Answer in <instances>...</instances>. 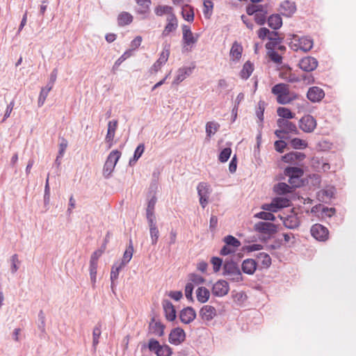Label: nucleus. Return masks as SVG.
Masks as SVG:
<instances>
[{
    "label": "nucleus",
    "instance_id": "nucleus-39",
    "mask_svg": "<svg viewBox=\"0 0 356 356\" xmlns=\"http://www.w3.org/2000/svg\"><path fill=\"white\" fill-rule=\"evenodd\" d=\"M253 72V65L250 61H247L243 66L240 76L243 79H248Z\"/></svg>",
    "mask_w": 356,
    "mask_h": 356
},
{
    "label": "nucleus",
    "instance_id": "nucleus-57",
    "mask_svg": "<svg viewBox=\"0 0 356 356\" xmlns=\"http://www.w3.org/2000/svg\"><path fill=\"white\" fill-rule=\"evenodd\" d=\"M268 55L269 58H270V60L272 61H273L275 63H277V64H281L282 63V58L275 51H274V50L268 51Z\"/></svg>",
    "mask_w": 356,
    "mask_h": 356
},
{
    "label": "nucleus",
    "instance_id": "nucleus-11",
    "mask_svg": "<svg viewBox=\"0 0 356 356\" xmlns=\"http://www.w3.org/2000/svg\"><path fill=\"white\" fill-rule=\"evenodd\" d=\"M182 33L184 47L186 46H192L197 42L199 35H196V36H195L192 33L189 26L183 25Z\"/></svg>",
    "mask_w": 356,
    "mask_h": 356
},
{
    "label": "nucleus",
    "instance_id": "nucleus-21",
    "mask_svg": "<svg viewBox=\"0 0 356 356\" xmlns=\"http://www.w3.org/2000/svg\"><path fill=\"white\" fill-rule=\"evenodd\" d=\"M163 307L167 320L169 321H174L176 318V310L172 302L168 300H164Z\"/></svg>",
    "mask_w": 356,
    "mask_h": 356
},
{
    "label": "nucleus",
    "instance_id": "nucleus-48",
    "mask_svg": "<svg viewBox=\"0 0 356 356\" xmlns=\"http://www.w3.org/2000/svg\"><path fill=\"white\" fill-rule=\"evenodd\" d=\"M145 150V145L144 144L141 143L138 145V146L136 147L134 152V154L132 159L129 161V165H134L138 159L142 156L143 153Z\"/></svg>",
    "mask_w": 356,
    "mask_h": 356
},
{
    "label": "nucleus",
    "instance_id": "nucleus-40",
    "mask_svg": "<svg viewBox=\"0 0 356 356\" xmlns=\"http://www.w3.org/2000/svg\"><path fill=\"white\" fill-rule=\"evenodd\" d=\"M181 14L184 19L189 22H192L194 20V11L193 8L188 6L186 5L182 8Z\"/></svg>",
    "mask_w": 356,
    "mask_h": 356
},
{
    "label": "nucleus",
    "instance_id": "nucleus-60",
    "mask_svg": "<svg viewBox=\"0 0 356 356\" xmlns=\"http://www.w3.org/2000/svg\"><path fill=\"white\" fill-rule=\"evenodd\" d=\"M265 110V103L260 101L258 104V108L256 111V115L261 122L264 120V112Z\"/></svg>",
    "mask_w": 356,
    "mask_h": 356
},
{
    "label": "nucleus",
    "instance_id": "nucleus-36",
    "mask_svg": "<svg viewBox=\"0 0 356 356\" xmlns=\"http://www.w3.org/2000/svg\"><path fill=\"white\" fill-rule=\"evenodd\" d=\"M243 51L242 46L237 42H234L230 50V56L235 60H239Z\"/></svg>",
    "mask_w": 356,
    "mask_h": 356
},
{
    "label": "nucleus",
    "instance_id": "nucleus-19",
    "mask_svg": "<svg viewBox=\"0 0 356 356\" xmlns=\"http://www.w3.org/2000/svg\"><path fill=\"white\" fill-rule=\"evenodd\" d=\"M216 309L211 305H204L200 310V316L204 321H210L216 316Z\"/></svg>",
    "mask_w": 356,
    "mask_h": 356
},
{
    "label": "nucleus",
    "instance_id": "nucleus-58",
    "mask_svg": "<svg viewBox=\"0 0 356 356\" xmlns=\"http://www.w3.org/2000/svg\"><path fill=\"white\" fill-rule=\"evenodd\" d=\"M264 5L251 4L246 7V13L248 15H254L259 9H263Z\"/></svg>",
    "mask_w": 356,
    "mask_h": 356
},
{
    "label": "nucleus",
    "instance_id": "nucleus-44",
    "mask_svg": "<svg viewBox=\"0 0 356 356\" xmlns=\"http://www.w3.org/2000/svg\"><path fill=\"white\" fill-rule=\"evenodd\" d=\"M290 186L284 182H280L275 186L274 190L279 195H284L291 192Z\"/></svg>",
    "mask_w": 356,
    "mask_h": 356
},
{
    "label": "nucleus",
    "instance_id": "nucleus-12",
    "mask_svg": "<svg viewBox=\"0 0 356 356\" xmlns=\"http://www.w3.org/2000/svg\"><path fill=\"white\" fill-rule=\"evenodd\" d=\"M229 290V286L228 282L225 280H220L213 284L212 293L215 296L222 297L228 293Z\"/></svg>",
    "mask_w": 356,
    "mask_h": 356
},
{
    "label": "nucleus",
    "instance_id": "nucleus-33",
    "mask_svg": "<svg viewBox=\"0 0 356 356\" xmlns=\"http://www.w3.org/2000/svg\"><path fill=\"white\" fill-rule=\"evenodd\" d=\"M220 124L214 121L208 122L206 124V134L207 137L210 138L213 136L219 129Z\"/></svg>",
    "mask_w": 356,
    "mask_h": 356
},
{
    "label": "nucleus",
    "instance_id": "nucleus-2",
    "mask_svg": "<svg viewBox=\"0 0 356 356\" xmlns=\"http://www.w3.org/2000/svg\"><path fill=\"white\" fill-rule=\"evenodd\" d=\"M120 156L121 152L117 149L113 150L108 154L103 168V175L106 179L110 177Z\"/></svg>",
    "mask_w": 356,
    "mask_h": 356
},
{
    "label": "nucleus",
    "instance_id": "nucleus-28",
    "mask_svg": "<svg viewBox=\"0 0 356 356\" xmlns=\"http://www.w3.org/2000/svg\"><path fill=\"white\" fill-rule=\"evenodd\" d=\"M268 24L274 30L279 29L282 25V17L278 14L272 15L268 18Z\"/></svg>",
    "mask_w": 356,
    "mask_h": 356
},
{
    "label": "nucleus",
    "instance_id": "nucleus-50",
    "mask_svg": "<svg viewBox=\"0 0 356 356\" xmlns=\"http://www.w3.org/2000/svg\"><path fill=\"white\" fill-rule=\"evenodd\" d=\"M224 242L229 247L234 248H238L241 245V242L235 237L228 235L224 238Z\"/></svg>",
    "mask_w": 356,
    "mask_h": 356
},
{
    "label": "nucleus",
    "instance_id": "nucleus-45",
    "mask_svg": "<svg viewBox=\"0 0 356 356\" xmlns=\"http://www.w3.org/2000/svg\"><path fill=\"white\" fill-rule=\"evenodd\" d=\"M57 78V70L54 69L50 74L49 82L47 86L42 88L41 90L49 94V91L52 89L54 83Z\"/></svg>",
    "mask_w": 356,
    "mask_h": 356
},
{
    "label": "nucleus",
    "instance_id": "nucleus-42",
    "mask_svg": "<svg viewBox=\"0 0 356 356\" xmlns=\"http://www.w3.org/2000/svg\"><path fill=\"white\" fill-rule=\"evenodd\" d=\"M149 328L156 336L161 337L164 333V325L160 322L151 323Z\"/></svg>",
    "mask_w": 356,
    "mask_h": 356
},
{
    "label": "nucleus",
    "instance_id": "nucleus-22",
    "mask_svg": "<svg viewBox=\"0 0 356 356\" xmlns=\"http://www.w3.org/2000/svg\"><path fill=\"white\" fill-rule=\"evenodd\" d=\"M194 67H184L179 68L177 72V76L173 81V84H179L183 81L186 77L192 74Z\"/></svg>",
    "mask_w": 356,
    "mask_h": 356
},
{
    "label": "nucleus",
    "instance_id": "nucleus-55",
    "mask_svg": "<svg viewBox=\"0 0 356 356\" xmlns=\"http://www.w3.org/2000/svg\"><path fill=\"white\" fill-rule=\"evenodd\" d=\"M19 261L17 254H13L10 258L11 268L10 270L13 274H15L19 269Z\"/></svg>",
    "mask_w": 356,
    "mask_h": 356
},
{
    "label": "nucleus",
    "instance_id": "nucleus-43",
    "mask_svg": "<svg viewBox=\"0 0 356 356\" xmlns=\"http://www.w3.org/2000/svg\"><path fill=\"white\" fill-rule=\"evenodd\" d=\"M277 115L281 117L280 119L289 120L295 117V114L289 108L285 107H279L277 110Z\"/></svg>",
    "mask_w": 356,
    "mask_h": 356
},
{
    "label": "nucleus",
    "instance_id": "nucleus-41",
    "mask_svg": "<svg viewBox=\"0 0 356 356\" xmlns=\"http://www.w3.org/2000/svg\"><path fill=\"white\" fill-rule=\"evenodd\" d=\"M283 224L286 228L293 229L299 226V220L297 217L291 216L284 218Z\"/></svg>",
    "mask_w": 356,
    "mask_h": 356
},
{
    "label": "nucleus",
    "instance_id": "nucleus-7",
    "mask_svg": "<svg viewBox=\"0 0 356 356\" xmlns=\"http://www.w3.org/2000/svg\"><path fill=\"white\" fill-rule=\"evenodd\" d=\"M254 229L256 232L267 234L272 235L277 232V226L269 222H259L254 224Z\"/></svg>",
    "mask_w": 356,
    "mask_h": 356
},
{
    "label": "nucleus",
    "instance_id": "nucleus-54",
    "mask_svg": "<svg viewBox=\"0 0 356 356\" xmlns=\"http://www.w3.org/2000/svg\"><path fill=\"white\" fill-rule=\"evenodd\" d=\"M232 154V149L229 147L224 148L220 153L218 159L220 162L225 163L227 161Z\"/></svg>",
    "mask_w": 356,
    "mask_h": 356
},
{
    "label": "nucleus",
    "instance_id": "nucleus-18",
    "mask_svg": "<svg viewBox=\"0 0 356 356\" xmlns=\"http://www.w3.org/2000/svg\"><path fill=\"white\" fill-rule=\"evenodd\" d=\"M307 97L312 102H318L325 97V92L319 87L314 86L309 89Z\"/></svg>",
    "mask_w": 356,
    "mask_h": 356
},
{
    "label": "nucleus",
    "instance_id": "nucleus-8",
    "mask_svg": "<svg viewBox=\"0 0 356 356\" xmlns=\"http://www.w3.org/2000/svg\"><path fill=\"white\" fill-rule=\"evenodd\" d=\"M311 234L318 241H325L328 238V229L321 224H315L311 228Z\"/></svg>",
    "mask_w": 356,
    "mask_h": 356
},
{
    "label": "nucleus",
    "instance_id": "nucleus-53",
    "mask_svg": "<svg viewBox=\"0 0 356 356\" xmlns=\"http://www.w3.org/2000/svg\"><path fill=\"white\" fill-rule=\"evenodd\" d=\"M97 264L90 263V277L93 288L95 286V283L97 281Z\"/></svg>",
    "mask_w": 356,
    "mask_h": 356
},
{
    "label": "nucleus",
    "instance_id": "nucleus-3",
    "mask_svg": "<svg viewBox=\"0 0 356 356\" xmlns=\"http://www.w3.org/2000/svg\"><path fill=\"white\" fill-rule=\"evenodd\" d=\"M224 275L234 282H240L243 280L241 272L238 265L234 261H226L223 266Z\"/></svg>",
    "mask_w": 356,
    "mask_h": 356
},
{
    "label": "nucleus",
    "instance_id": "nucleus-14",
    "mask_svg": "<svg viewBox=\"0 0 356 356\" xmlns=\"http://www.w3.org/2000/svg\"><path fill=\"white\" fill-rule=\"evenodd\" d=\"M185 338L184 330L180 327H176L172 330L169 334V342L174 345H179L185 340Z\"/></svg>",
    "mask_w": 356,
    "mask_h": 356
},
{
    "label": "nucleus",
    "instance_id": "nucleus-38",
    "mask_svg": "<svg viewBox=\"0 0 356 356\" xmlns=\"http://www.w3.org/2000/svg\"><path fill=\"white\" fill-rule=\"evenodd\" d=\"M170 44H165L163 46V51L160 54L159 58H158V63H161L162 65H164L168 60L170 56Z\"/></svg>",
    "mask_w": 356,
    "mask_h": 356
},
{
    "label": "nucleus",
    "instance_id": "nucleus-46",
    "mask_svg": "<svg viewBox=\"0 0 356 356\" xmlns=\"http://www.w3.org/2000/svg\"><path fill=\"white\" fill-rule=\"evenodd\" d=\"M289 88L288 85H286L285 83H278L272 88L271 91H272L273 94H274V95H277V97H278V95L284 94L286 92H289Z\"/></svg>",
    "mask_w": 356,
    "mask_h": 356
},
{
    "label": "nucleus",
    "instance_id": "nucleus-35",
    "mask_svg": "<svg viewBox=\"0 0 356 356\" xmlns=\"http://www.w3.org/2000/svg\"><path fill=\"white\" fill-rule=\"evenodd\" d=\"M258 262L261 263V267L267 268L271 264V258L266 252H259L257 254Z\"/></svg>",
    "mask_w": 356,
    "mask_h": 356
},
{
    "label": "nucleus",
    "instance_id": "nucleus-31",
    "mask_svg": "<svg viewBox=\"0 0 356 356\" xmlns=\"http://www.w3.org/2000/svg\"><path fill=\"white\" fill-rule=\"evenodd\" d=\"M102 334V323H97L92 331V347L96 350L97 346L99 343V339Z\"/></svg>",
    "mask_w": 356,
    "mask_h": 356
},
{
    "label": "nucleus",
    "instance_id": "nucleus-25",
    "mask_svg": "<svg viewBox=\"0 0 356 356\" xmlns=\"http://www.w3.org/2000/svg\"><path fill=\"white\" fill-rule=\"evenodd\" d=\"M305 158V155L303 153L298 152H291L283 156L282 160L285 163H295L296 161H301Z\"/></svg>",
    "mask_w": 356,
    "mask_h": 356
},
{
    "label": "nucleus",
    "instance_id": "nucleus-10",
    "mask_svg": "<svg viewBox=\"0 0 356 356\" xmlns=\"http://www.w3.org/2000/svg\"><path fill=\"white\" fill-rule=\"evenodd\" d=\"M138 8L136 9V13L142 15L141 19H145L148 18L150 13V6L152 4L151 0H135Z\"/></svg>",
    "mask_w": 356,
    "mask_h": 356
},
{
    "label": "nucleus",
    "instance_id": "nucleus-47",
    "mask_svg": "<svg viewBox=\"0 0 356 356\" xmlns=\"http://www.w3.org/2000/svg\"><path fill=\"white\" fill-rule=\"evenodd\" d=\"M154 13L157 16H162L165 14L169 15L172 13V8L169 6H158L154 9Z\"/></svg>",
    "mask_w": 356,
    "mask_h": 356
},
{
    "label": "nucleus",
    "instance_id": "nucleus-16",
    "mask_svg": "<svg viewBox=\"0 0 356 356\" xmlns=\"http://www.w3.org/2000/svg\"><path fill=\"white\" fill-rule=\"evenodd\" d=\"M196 317V312L195 309L191 307H187L181 310L179 313L180 321L185 324H189Z\"/></svg>",
    "mask_w": 356,
    "mask_h": 356
},
{
    "label": "nucleus",
    "instance_id": "nucleus-23",
    "mask_svg": "<svg viewBox=\"0 0 356 356\" xmlns=\"http://www.w3.org/2000/svg\"><path fill=\"white\" fill-rule=\"evenodd\" d=\"M257 266V262L253 259H246L243 260L241 268L244 273L252 275L255 272Z\"/></svg>",
    "mask_w": 356,
    "mask_h": 356
},
{
    "label": "nucleus",
    "instance_id": "nucleus-5",
    "mask_svg": "<svg viewBox=\"0 0 356 356\" xmlns=\"http://www.w3.org/2000/svg\"><path fill=\"white\" fill-rule=\"evenodd\" d=\"M289 200L285 197H275L270 204H264L261 209L269 212H277L279 209L289 206Z\"/></svg>",
    "mask_w": 356,
    "mask_h": 356
},
{
    "label": "nucleus",
    "instance_id": "nucleus-52",
    "mask_svg": "<svg viewBox=\"0 0 356 356\" xmlns=\"http://www.w3.org/2000/svg\"><path fill=\"white\" fill-rule=\"evenodd\" d=\"M290 143L294 149H304L307 146L306 141L298 138L292 139Z\"/></svg>",
    "mask_w": 356,
    "mask_h": 356
},
{
    "label": "nucleus",
    "instance_id": "nucleus-4",
    "mask_svg": "<svg viewBox=\"0 0 356 356\" xmlns=\"http://www.w3.org/2000/svg\"><path fill=\"white\" fill-rule=\"evenodd\" d=\"M147 347L150 351L154 352L156 356H171L172 354V350L169 346L161 345L154 339H149Z\"/></svg>",
    "mask_w": 356,
    "mask_h": 356
},
{
    "label": "nucleus",
    "instance_id": "nucleus-56",
    "mask_svg": "<svg viewBox=\"0 0 356 356\" xmlns=\"http://www.w3.org/2000/svg\"><path fill=\"white\" fill-rule=\"evenodd\" d=\"M291 98L289 97V91L277 97V101L280 104H287L291 102Z\"/></svg>",
    "mask_w": 356,
    "mask_h": 356
},
{
    "label": "nucleus",
    "instance_id": "nucleus-29",
    "mask_svg": "<svg viewBox=\"0 0 356 356\" xmlns=\"http://www.w3.org/2000/svg\"><path fill=\"white\" fill-rule=\"evenodd\" d=\"M134 252V247L132 244L131 239L129 240V247L127 248L125 252H124L123 257L120 261H118L120 264L125 266L131 259Z\"/></svg>",
    "mask_w": 356,
    "mask_h": 356
},
{
    "label": "nucleus",
    "instance_id": "nucleus-9",
    "mask_svg": "<svg viewBox=\"0 0 356 356\" xmlns=\"http://www.w3.org/2000/svg\"><path fill=\"white\" fill-rule=\"evenodd\" d=\"M284 174L289 177V181L291 184H294L296 187L300 186L299 184H296L295 182L303 175V170L300 168L287 167L284 170Z\"/></svg>",
    "mask_w": 356,
    "mask_h": 356
},
{
    "label": "nucleus",
    "instance_id": "nucleus-32",
    "mask_svg": "<svg viewBox=\"0 0 356 356\" xmlns=\"http://www.w3.org/2000/svg\"><path fill=\"white\" fill-rule=\"evenodd\" d=\"M133 21V16L127 12L121 13L118 17L119 26H125L131 24Z\"/></svg>",
    "mask_w": 356,
    "mask_h": 356
},
{
    "label": "nucleus",
    "instance_id": "nucleus-49",
    "mask_svg": "<svg viewBox=\"0 0 356 356\" xmlns=\"http://www.w3.org/2000/svg\"><path fill=\"white\" fill-rule=\"evenodd\" d=\"M209 186L205 182H200L197 187V193L199 197H209Z\"/></svg>",
    "mask_w": 356,
    "mask_h": 356
},
{
    "label": "nucleus",
    "instance_id": "nucleus-61",
    "mask_svg": "<svg viewBox=\"0 0 356 356\" xmlns=\"http://www.w3.org/2000/svg\"><path fill=\"white\" fill-rule=\"evenodd\" d=\"M213 7V3L211 0H204V14L206 17L207 15H210Z\"/></svg>",
    "mask_w": 356,
    "mask_h": 356
},
{
    "label": "nucleus",
    "instance_id": "nucleus-17",
    "mask_svg": "<svg viewBox=\"0 0 356 356\" xmlns=\"http://www.w3.org/2000/svg\"><path fill=\"white\" fill-rule=\"evenodd\" d=\"M277 124L279 128L282 129L284 133L286 134H298L299 131L296 127V125L284 119H278L277 120Z\"/></svg>",
    "mask_w": 356,
    "mask_h": 356
},
{
    "label": "nucleus",
    "instance_id": "nucleus-27",
    "mask_svg": "<svg viewBox=\"0 0 356 356\" xmlns=\"http://www.w3.org/2000/svg\"><path fill=\"white\" fill-rule=\"evenodd\" d=\"M267 15V6H263V9H259L258 12L254 15L255 22L259 25H264L266 23Z\"/></svg>",
    "mask_w": 356,
    "mask_h": 356
},
{
    "label": "nucleus",
    "instance_id": "nucleus-13",
    "mask_svg": "<svg viewBox=\"0 0 356 356\" xmlns=\"http://www.w3.org/2000/svg\"><path fill=\"white\" fill-rule=\"evenodd\" d=\"M299 66L300 69L305 72H312L316 69L318 66V61L314 57L307 56L300 60Z\"/></svg>",
    "mask_w": 356,
    "mask_h": 356
},
{
    "label": "nucleus",
    "instance_id": "nucleus-64",
    "mask_svg": "<svg viewBox=\"0 0 356 356\" xmlns=\"http://www.w3.org/2000/svg\"><path fill=\"white\" fill-rule=\"evenodd\" d=\"M211 263L213 264V271L216 273L219 271L222 266V261L219 257H212Z\"/></svg>",
    "mask_w": 356,
    "mask_h": 356
},
{
    "label": "nucleus",
    "instance_id": "nucleus-62",
    "mask_svg": "<svg viewBox=\"0 0 356 356\" xmlns=\"http://www.w3.org/2000/svg\"><path fill=\"white\" fill-rule=\"evenodd\" d=\"M60 143H59V150L58 154L59 156H63L64 153L67 147L68 142L67 140L64 138H60Z\"/></svg>",
    "mask_w": 356,
    "mask_h": 356
},
{
    "label": "nucleus",
    "instance_id": "nucleus-51",
    "mask_svg": "<svg viewBox=\"0 0 356 356\" xmlns=\"http://www.w3.org/2000/svg\"><path fill=\"white\" fill-rule=\"evenodd\" d=\"M254 218L270 221H274L275 220V216L272 213L266 211H261L256 213Z\"/></svg>",
    "mask_w": 356,
    "mask_h": 356
},
{
    "label": "nucleus",
    "instance_id": "nucleus-15",
    "mask_svg": "<svg viewBox=\"0 0 356 356\" xmlns=\"http://www.w3.org/2000/svg\"><path fill=\"white\" fill-rule=\"evenodd\" d=\"M178 27V21L175 14H171L167 17V24L161 33L162 37H166L170 33L174 32Z\"/></svg>",
    "mask_w": 356,
    "mask_h": 356
},
{
    "label": "nucleus",
    "instance_id": "nucleus-30",
    "mask_svg": "<svg viewBox=\"0 0 356 356\" xmlns=\"http://www.w3.org/2000/svg\"><path fill=\"white\" fill-rule=\"evenodd\" d=\"M197 299L202 303L206 302L210 296L209 291L205 287H199L196 292Z\"/></svg>",
    "mask_w": 356,
    "mask_h": 356
},
{
    "label": "nucleus",
    "instance_id": "nucleus-24",
    "mask_svg": "<svg viewBox=\"0 0 356 356\" xmlns=\"http://www.w3.org/2000/svg\"><path fill=\"white\" fill-rule=\"evenodd\" d=\"M280 9L283 15L289 17L296 12V6L294 2L286 0L281 3Z\"/></svg>",
    "mask_w": 356,
    "mask_h": 356
},
{
    "label": "nucleus",
    "instance_id": "nucleus-63",
    "mask_svg": "<svg viewBox=\"0 0 356 356\" xmlns=\"http://www.w3.org/2000/svg\"><path fill=\"white\" fill-rule=\"evenodd\" d=\"M104 251V248L99 249V250L95 251L91 255L90 263L97 264V261H98L99 258L103 254Z\"/></svg>",
    "mask_w": 356,
    "mask_h": 356
},
{
    "label": "nucleus",
    "instance_id": "nucleus-6",
    "mask_svg": "<svg viewBox=\"0 0 356 356\" xmlns=\"http://www.w3.org/2000/svg\"><path fill=\"white\" fill-rule=\"evenodd\" d=\"M300 128L305 133H312L316 127V121L311 115H306L299 120Z\"/></svg>",
    "mask_w": 356,
    "mask_h": 356
},
{
    "label": "nucleus",
    "instance_id": "nucleus-34",
    "mask_svg": "<svg viewBox=\"0 0 356 356\" xmlns=\"http://www.w3.org/2000/svg\"><path fill=\"white\" fill-rule=\"evenodd\" d=\"M334 194V188H330L325 190H322L318 193V197L321 201L327 202L330 200Z\"/></svg>",
    "mask_w": 356,
    "mask_h": 356
},
{
    "label": "nucleus",
    "instance_id": "nucleus-20",
    "mask_svg": "<svg viewBox=\"0 0 356 356\" xmlns=\"http://www.w3.org/2000/svg\"><path fill=\"white\" fill-rule=\"evenodd\" d=\"M118 127V121L112 120L108 123V130L105 138V140L108 143V147L111 148L113 145V140L115 137V133Z\"/></svg>",
    "mask_w": 356,
    "mask_h": 356
},
{
    "label": "nucleus",
    "instance_id": "nucleus-26",
    "mask_svg": "<svg viewBox=\"0 0 356 356\" xmlns=\"http://www.w3.org/2000/svg\"><path fill=\"white\" fill-rule=\"evenodd\" d=\"M124 266L123 265H122L121 264H120L119 262H115L112 268H111V289L113 291V292H114V287L115 286V280H117L118 278V276H119V273L120 271L124 268Z\"/></svg>",
    "mask_w": 356,
    "mask_h": 356
},
{
    "label": "nucleus",
    "instance_id": "nucleus-59",
    "mask_svg": "<svg viewBox=\"0 0 356 356\" xmlns=\"http://www.w3.org/2000/svg\"><path fill=\"white\" fill-rule=\"evenodd\" d=\"M38 329L42 332H45V316L42 310H40L38 313Z\"/></svg>",
    "mask_w": 356,
    "mask_h": 356
},
{
    "label": "nucleus",
    "instance_id": "nucleus-37",
    "mask_svg": "<svg viewBox=\"0 0 356 356\" xmlns=\"http://www.w3.org/2000/svg\"><path fill=\"white\" fill-rule=\"evenodd\" d=\"M273 35H277V32L270 31L267 28L265 27L261 28L258 31V37L261 40H264L267 37L269 40H276V38H273Z\"/></svg>",
    "mask_w": 356,
    "mask_h": 356
},
{
    "label": "nucleus",
    "instance_id": "nucleus-1",
    "mask_svg": "<svg viewBox=\"0 0 356 356\" xmlns=\"http://www.w3.org/2000/svg\"><path fill=\"white\" fill-rule=\"evenodd\" d=\"M293 40L291 47L296 51L301 50L307 52L312 49L314 45V41L309 36L299 37L294 35Z\"/></svg>",
    "mask_w": 356,
    "mask_h": 356
}]
</instances>
